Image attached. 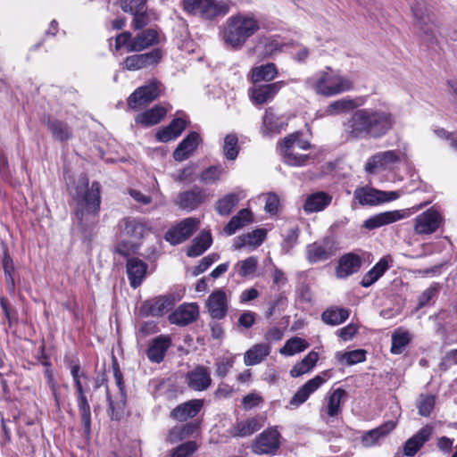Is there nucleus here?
<instances>
[{"label": "nucleus", "instance_id": "obj_1", "mask_svg": "<svg viewBox=\"0 0 457 457\" xmlns=\"http://www.w3.org/2000/svg\"><path fill=\"white\" fill-rule=\"evenodd\" d=\"M395 118L386 107H368L355 111L347 123L345 131L352 138H380L395 126Z\"/></svg>", "mask_w": 457, "mask_h": 457}, {"label": "nucleus", "instance_id": "obj_2", "mask_svg": "<svg viewBox=\"0 0 457 457\" xmlns=\"http://www.w3.org/2000/svg\"><path fill=\"white\" fill-rule=\"evenodd\" d=\"M74 199L76 202L75 219L77 222L82 228L94 225L101 205L99 183L93 182L91 187H88L87 179H79L75 188Z\"/></svg>", "mask_w": 457, "mask_h": 457}, {"label": "nucleus", "instance_id": "obj_3", "mask_svg": "<svg viewBox=\"0 0 457 457\" xmlns=\"http://www.w3.org/2000/svg\"><path fill=\"white\" fill-rule=\"evenodd\" d=\"M304 84L317 95L325 97L338 96L352 91L354 87L353 80L350 77L330 66H326L307 78Z\"/></svg>", "mask_w": 457, "mask_h": 457}, {"label": "nucleus", "instance_id": "obj_4", "mask_svg": "<svg viewBox=\"0 0 457 457\" xmlns=\"http://www.w3.org/2000/svg\"><path fill=\"white\" fill-rule=\"evenodd\" d=\"M259 29L260 21L253 14L237 13L226 20L221 38L227 46L239 50Z\"/></svg>", "mask_w": 457, "mask_h": 457}, {"label": "nucleus", "instance_id": "obj_5", "mask_svg": "<svg viewBox=\"0 0 457 457\" xmlns=\"http://www.w3.org/2000/svg\"><path fill=\"white\" fill-rule=\"evenodd\" d=\"M120 237L124 239L116 247V252L122 256H129L139 249L144 237L151 231L143 221L137 219L126 218L120 223Z\"/></svg>", "mask_w": 457, "mask_h": 457}, {"label": "nucleus", "instance_id": "obj_6", "mask_svg": "<svg viewBox=\"0 0 457 457\" xmlns=\"http://www.w3.org/2000/svg\"><path fill=\"white\" fill-rule=\"evenodd\" d=\"M311 148V144L299 137L297 133L286 137L280 144V153L287 164L290 166L305 165L310 155L302 152Z\"/></svg>", "mask_w": 457, "mask_h": 457}, {"label": "nucleus", "instance_id": "obj_7", "mask_svg": "<svg viewBox=\"0 0 457 457\" xmlns=\"http://www.w3.org/2000/svg\"><path fill=\"white\" fill-rule=\"evenodd\" d=\"M182 4L187 12L206 20L225 15L230 9L228 2L217 0H183Z\"/></svg>", "mask_w": 457, "mask_h": 457}, {"label": "nucleus", "instance_id": "obj_8", "mask_svg": "<svg viewBox=\"0 0 457 457\" xmlns=\"http://www.w3.org/2000/svg\"><path fill=\"white\" fill-rule=\"evenodd\" d=\"M157 42L158 33L153 29L143 30L134 37L130 32H123L115 38V49L125 47L127 52H140Z\"/></svg>", "mask_w": 457, "mask_h": 457}, {"label": "nucleus", "instance_id": "obj_9", "mask_svg": "<svg viewBox=\"0 0 457 457\" xmlns=\"http://www.w3.org/2000/svg\"><path fill=\"white\" fill-rule=\"evenodd\" d=\"M71 374L78 394L77 400L78 407L81 415V422L85 432L89 433L91 427L90 405L87 400L82 384V378L87 379V378L84 372L80 371L79 364H73L71 366Z\"/></svg>", "mask_w": 457, "mask_h": 457}, {"label": "nucleus", "instance_id": "obj_10", "mask_svg": "<svg viewBox=\"0 0 457 457\" xmlns=\"http://www.w3.org/2000/svg\"><path fill=\"white\" fill-rule=\"evenodd\" d=\"M337 251V242L330 237L309 244L305 247L307 261L312 263L322 262L329 260Z\"/></svg>", "mask_w": 457, "mask_h": 457}, {"label": "nucleus", "instance_id": "obj_11", "mask_svg": "<svg viewBox=\"0 0 457 457\" xmlns=\"http://www.w3.org/2000/svg\"><path fill=\"white\" fill-rule=\"evenodd\" d=\"M411 10L414 17V26L420 33V36L426 40L435 38L436 26L424 3L422 1H417Z\"/></svg>", "mask_w": 457, "mask_h": 457}, {"label": "nucleus", "instance_id": "obj_12", "mask_svg": "<svg viewBox=\"0 0 457 457\" xmlns=\"http://www.w3.org/2000/svg\"><path fill=\"white\" fill-rule=\"evenodd\" d=\"M162 92V85L154 80L138 87L128 99L129 106L133 110H140L155 100Z\"/></svg>", "mask_w": 457, "mask_h": 457}, {"label": "nucleus", "instance_id": "obj_13", "mask_svg": "<svg viewBox=\"0 0 457 457\" xmlns=\"http://www.w3.org/2000/svg\"><path fill=\"white\" fill-rule=\"evenodd\" d=\"M199 219L194 217L186 218L177 225L170 228L166 232L164 238L173 245H179L187 240L199 228Z\"/></svg>", "mask_w": 457, "mask_h": 457}, {"label": "nucleus", "instance_id": "obj_14", "mask_svg": "<svg viewBox=\"0 0 457 457\" xmlns=\"http://www.w3.org/2000/svg\"><path fill=\"white\" fill-rule=\"evenodd\" d=\"M443 223V217L435 209L430 208L414 219L413 230L417 235H430L436 232Z\"/></svg>", "mask_w": 457, "mask_h": 457}, {"label": "nucleus", "instance_id": "obj_15", "mask_svg": "<svg viewBox=\"0 0 457 457\" xmlns=\"http://www.w3.org/2000/svg\"><path fill=\"white\" fill-rule=\"evenodd\" d=\"M401 161V153L396 150H388L377 153L370 156L364 167L369 174H374L379 170H386L391 168L393 164Z\"/></svg>", "mask_w": 457, "mask_h": 457}, {"label": "nucleus", "instance_id": "obj_16", "mask_svg": "<svg viewBox=\"0 0 457 457\" xmlns=\"http://www.w3.org/2000/svg\"><path fill=\"white\" fill-rule=\"evenodd\" d=\"M280 434L276 428H268L262 432L253 445V451L257 454L274 453L280 445Z\"/></svg>", "mask_w": 457, "mask_h": 457}, {"label": "nucleus", "instance_id": "obj_17", "mask_svg": "<svg viewBox=\"0 0 457 457\" xmlns=\"http://www.w3.org/2000/svg\"><path fill=\"white\" fill-rule=\"evenodd\" d=\"M162 53L156 48L145 54H133L123 61V67L129 71H137L156 65L162 59Z\"/></svg>", "mask_w": 457, "mask_h": 457}, {"label": "nucleus", "instance_id": "obj_18", "mask_svg": "<svg viewBox=\"0 0 457 457\" xmlns=\"http://www.w3.org/2000/svg\"><path fill=\"white\" fill-rule=\"evenodd\" d=\"M326 378L321 375H317L303 384L292 396L287 409L294 410L305 403L310 395L318 390L324 383Z\"/></svg>", "mask_w": 457, "mask_h": 457}, {"label": "nucleus", "instance_id": "obj_19", "mask_svg": "<svg viewBox=\"0 0 457 457\" xmlns=\"http://www.w3.org/2000/svg\"><path fill=\"white\" fill-rule=\"evenodd\" d=\"M286 85L287 83L281 80L273 83L254 86L249 90V96L253 104H264L272 101L279 90Z\"/></svg>", "mask_w": 457, "mask_h": 457}, {"label": "nucleus", "instance_id": "obj_20", "mask_svg": "<svg viewBox=\"0 0 457 457\" xmlns=\"http://www.w3.org/2000/svg\"><path fill=\"white\" fill-rule=\"evenodd\" d=\"M265 420L266 417L260 414L237 420L231 427L229 433L234 437L250 436L264 426Z\"/></svg>", "mask_w": 457, "mask_h": 457}, {"label": "nucleus", "instance_id": "obj_21", "mask_svg": "<svg viewBox=\"0 0 457 457\" xmlns=\"http://www.w3.org/2000/svg\"><path fill=\"white\" fill-rule=\"evenodd\" d=\"M198 316V304L196 303H185L170 314L169 320L171 324L187 326L196 320Z\"/></svg>", "mask_w": 457, "mask_h": 457}, {"label": "nucleus", "instance_id": "obj_22", "mask_svg": "<svg viewBox=\"0 0 457 457\" xmlns=\"http://www.w3.org/2000/svg\"><path fill=\"white\" fill-rule=\"evenodd\" d=\"M433 434V427L426 425L416 434L410 437L403 447V453L407 457L414 456L423 445L430 439Z\"/></svg>", "mask_w": 457, "mask_h": 457}, {"label": "nucleus", "instance_id": "obj_23", "mask_svg": "<svg viewBox=\"0 0 457 457\" xmlns=\"http://www.w3.org/2000/svg\"><path fill=\"white\" fill-rule=\"evenodd\" d=\"M186 382L188 387L194 391H204L212 384L210 370L204 366H196L187 373Z\"/></svg>", "mask_w": 457, "mask_h": 457}, {"label": "nucleus", "instance_id": "obj_24", "mask_svg": "<svg viewBox=\"0 0 457 457\" xmlns=\"http://www.w3.org/2000/svg\"><path fill=\"white\" fill-rule=\"evenodd\" d=\"M408 213L404 210H394L380 212L367 219L363 227L369 230L386 226L406 218Z\"/></svg>", "mask_w": 457, "mask_h": 457}, {"label": "nucleus", "instance_id": "obj_25", "mask_svg": "<svg viewBox=\"0 0 457 457\" xmlns=\"http://www.w3.org/2000/svg\"><path fill=\"white\" fill-rule=\"evenodd\" d=\"M396 427L395 421H387L376 428L363 433L361 436V444L365 448L379 445L380 441L386 438Z\"/></svg>", "mask_w": 457, "mask_h": 457}, {"label": "nucleus", "instance_id": "obj_26", "mask_svg": "<svg viewBox=\"0 0 457 457\" xmlns=\"http://www.w3.org/2000/svg\"><path fill=\"white\" fill-rule=\"evenodd\" d=\"M266 238V231L257 228L252 232L240 235L234 238L233 248L235 250L246 249L253 251L260 246Z\"/></svg>", "mask_w": 457, "mask_h": 457}, {"label": "nucleus", "instance_id": "obj_27", "mask_svg": "<svg viewBox=\"0 0 457 457\" xmlns=\"http://www.w3.org/2000/svg\"><path fill=\"white\" fill-rule=\"evenodd\" d=\"M207 309L213 319L224 318L228 312V298L222 289L214 290L208 297Z\"/></svg>", "mask_w": 457, "mask_h": 457}, {"label": "nucleus", "instance_id": "obj_28", "mask_svg": "<svg viewBox=\"0 0 457 457\" xmlns=\"http://www.w3.org/2000/svg\"><path fill=\"white\" fill-rule=\"evenodd\" d=\"M117 393L115 395H112L107 391V398L110 404V409L112 410V417L113 419H119V413L123 411L126 405V394L124 391V385L121 374L119 371H115L114 373Z\"/></svg>", "mask_w": 457, "mask_h": 457}, {"label": "nucleus", "instance_id": "obj_29", "mask_svg": "<svg viewBox=\"0 0 457 457\" xmlns=\"http://www.w3.org/2000/svg\"><path fill=\"white\" fill-rule=\"evenodd\" d=\"M126 269L131 287L137 288L145 278L147 264L137 257H132L128 259Z\"/></svg>", "mask_w": 457, "mask_h": 457}, {"label": "nucleus", "instance_id": "obj_30", "mask_svg": "<svg viewBox=\"0 0 457 457\" xmlns=\"http://www.w3.org/2000/svg\"><path fill=\"white\" fill-rule=\"evenodd\" d=\"M361 265L360 256L354 253H346L343 255L336 268V276L338 278H345L357 272Z\"/></svg>", "mask_w": 457, "mask_h": 457}, {"label": "nucleus", "instance_id": "obj_31", "mask_svg": "<svg viewBox=\"0 0 457 457\" xmlns=\"http://www.w3.org/2000/svg\"><path fill=\"white\" fill-rule=\"evenodd\" d=\"M204 401L194 399L179 404L172 410L170 415L177 420L185 421L187 419L195 417L201 411Z\"/></svg>", "mask_w": 457, "mask_h": 457}, {"label": "nucleus", "instance_id": "obj_32", "mask_svg": "<svg viewBox=\"0 0 457 457\" xmlns=\"http://www.w3.org/2000/svg\"><path fill=\"white\" fill-rule=\"evenodd\" d=\"M206 195L203 190L193 189L179 195L177 204L179 208L193 211L205 201Z\"/></svg>", "mask_w": 457, "mask_h": 457}, {"label": "nucleus", "instance_id": "obj_33", "mask_svg": "<svg viewBox=\"0 0 457 457\" xmlns=\"http://www.w3.org/2000/svg\"><path fill=\"white\" fill-rule=\"evenodd\" d=\"M171 345V339L168 336H159L154 338L149 345L146 354L148 359L153 361L159 363L161 362Z\"/></svg>", "mask_w": 457, "mask_h": 457}, {"label": "nucleus", "instance_id": "obj_34", "mask_svg": "<svg viewBox=\"0 0 457 457\" xmlns=\"http://www.w3.org/2000/svg\"><path fill=\"white\" fill-rule=\"evenodd\" d=\"M353 195L361 205H378L385 203V198H382L385 195V191L372 187H363L356 188Z\"/></svg>", "mask_w": 457, "mask_h": 457}, {"label": "nucleus", "instance_id": "obj_35", "mask_svg": "<svg viewBox=\"0 0 457 457\" xmlns=\"http://www.w3.org/2000/svg\"><path fill=\"white\" fill-rule=\"evenodd\" d=\"M245 197L244 191L228 193L220 198L215 204V211L221 216H228L239 201Z\"/></svg>", "mask_w": 457, "mask_h": 457}, {"label": "nucleus", "instance_id": "obj_36", "mask_svg": "<svg viewBox=\"0 0 457 457\" xmlns=\"http://www.w3.org/2000/svg\"><path fill=\"white\" fill-rule=\"evenodd\" d=\"M278 74L276 65L272 62L255 66L251 69L249 72V79L253 83L261 81H271L277 78Z\"/></svg>", "mask_w": 457, "mask_h": 457}, {"label": "nucleus", "instance_id": "obj_37", "mask_svg": "<svg viewBox=\"0 0 457 457\" xmlns=\"http://www.w3.org/2000/svg\"><path fill=\"white\" fill-rule=\"evenodd\" d=\"M198 143L199 135L196 132H191L185 139L182 140V142L179 143L174 151V159L179 162L187 159L197 147Z\"/></svg>", "mask_w": 457, "mask_h": 457}, {"label": "nucleus", "instance_id": "obj_38", "mask_svg": "<svg viewBox=\"0 0 457 457\" xmlns=\"http://www.w3.org/2000/svg\"><path fill=\"white\" fill-rule=\"evenodd\" d=\"M270 350L267 343L255 344L245 353L244 363L246 366L259 364L270 353Z\"/></svg>", "mask_w": 457, "mask_h": 457}, {"label": "nucleus", "instance_id": "obj_39", "mask_svg": "<svg viewBox=\"0 0 457 457\" xmlns=\"http://www.w3.org/2000/svg\"><path fill=\"white\" fill-rule=\"evenodd\" d=\"M332 201V196L325 192H316L307 196L303 204L305 212H316L324 210Z\"/></svg>", "mask_w": 457, "mask_h": 457}, {"label": "nucleus", "instance_id": "obj_40", "mask_svg": "<svg viewBox=\"0 0 457 457\" xmlns=\"http://www.w3.org/2000/svg\"><path fill=\"white\" fill-rule=\"evenodd\" d=\"M284 127V121L281 118L278 117L274 110L272 108L267 109L262 120V133L264 136L279 133Z\"/></svg>", "mask_w": 457, "mask_h": 457}, {"label": "nucleus", "instance_id": "obj_41", "mask_svg": "<svg viewBox=\"0 0 457 457\" xmlns=\"http://www.w3.org/2000/svg\"><path fill=\"white\" fill-rule=\"evenodd\" d=\"M185 128V120L181 118L175 119L169 126L159 130L156 133V137L161 142H169L179 137Z\"/></svg>", "mask_w": 457, "mask_h": 457}, {"label": "nucleus", "instance_id": "obj_42", "mask_svg": "<svg viewBox=\"0 0 457 457\" xmlns=\"http://www.w3.org/2000/svg\"><path fill=\"white\" fill-rule=\"evenodd\" d=\"M253 220L252 212L248 209H242L231 218L224 227L223 231L227 236L235 234L238 229L251 223Z\"/></svg>", "mask_w": 457, "mask_h": 457}, {"label": "nucleus", "instance_id": "obj_43", "mask_svg": "<svg viewBox=\"0 0 457 457\" xmlns=\"http://www.w3.org/2000/svg\"><path fill=\"white\" fill-rule=\"evenodd\" d=\"M346 396L347 393L343 388H337L328 394L326 412L329 417H336L341 412V404Z\"/></svg>", "mask_w": 457, "mask_h": 457}, {"label": "nucleus", "instance_id": "obj_44", "mask_svg": "<svg viewBox=\"0 0 457 457\" xmlns=\"http://www.w3.org/2000/svg\"><path fill=\"white\" fill-rule=\"evenodd\" d=\"M166 113L167 110L163 106L155 105L152 109L137 115L135 120L143 126L150 127L159 123Z\"/></svg>", "mask_w": 457, "mask_h": 457}, {"label": "nucleus", "instance_id": "obj_45", "mask_svg": "<svg viewBox=\"0 0 457 457\" xmlns=\"http://www.w3.org/2000/svg\"><path fill=\"white\" fill-rule=\"evenodd\" d=\"M389 269V259L383 257L372 267L363 277L361 285L363 287H369L378 281L385 272Z\"/></svg>", "mask_w": 457, "mask_h": 457}, {"label": "nucleus", "instance_id": "obj_46", "mask_svg": "<svg viewBox=\"0 0 457 457\" xmlns=\"http://www.w3.org/2000/svg\"><path fill=\"white\" fill-rule=\"evenodd\" d=\"M212 238L210 231L203 230L192 242L187 249V255L196 257L204 253L212 245Z\"/></svg>", "mask_w": 457, "mask_h": 457}, {"label": "nucleus", "instance_id": "obj_47", "mask_svg": "<svg viewBox=\"0 0 457 457\" xmlns=\"http://www.w3.org/2000/svg\"><path fill=\"white\" fill-rule=\"evenodd\" d=\"M319 360L318 353L310 352L300 362L296 363L290 370V375L293 378H298L305 373H308L313 369Z\"/></svg>", "mask_w": 457, "mask_h": 457}, {"label": "nucleus", "instance_id": "obj_48", "mask_svg": "<svg viewBox=\"0 0 457 457\" xmlns=\"http://www.w3.org/2000/svg\"><path fill=\"white\" fill-rule=\"evenodd\" d=\"M350 312L345 308L332 307L327 309L321 315L322 320L328 325L337 326L348 319Z\"/></svg>", "mask_w": 457, "mask_h": 457}, {"label": "nucleus", "instance_id": "obj_49", "mask_svg": "<svg viewBox=\"0 0 457 457\" xmlns=\"http://www.w3.org/2000/svg\"><path fill=\"white\" fill-rule=\"evenodd\" d=\"M309 347V344L303 338L294 337L288 339L284 346L280 348L279 353L284 356H292L302 353Z\"/></svg>", "mask_w": 457, "mask_h": 457}, {"label": "nucleus", "instance_id": "obj_50", "mask_svg": "<svg viewBox=\"0 0 457 457\" xmlns=\"http://www.w3.org/2000/svg\"><path fill=\"white\" fill-rule=\"evenodd\" d=\"M356 107V103L351 98H341L332 102L326 109L328 115H338Z\"/></svg>", "mask_w": 457, "mask_h": 457}, {"label": "nucleus", "instance_id": "obj_51", "mask_svg": "<svg viewBox=\"0 0 457 457\" xmlns=\"http://www.w3.org/2000/svg\"><path fill=\"white\" fill-rule=\"evenodd\" d=\"M175 303L172 295H162L155 298L151 305V312L154 316H161L171 309Z\"/></svg>", "mask_w": 457, "mask_h": 457}, {"label": "nucleus", "instance_id": "obj_52", "mask_svg": "<svg viewBox=\"0 0 457 457\" xmlns=\"http://www.w3.org/2000/svg\"><path fill=\"white\" fill-rule=\"evenodd\" d=\"M258 266V259L255 256L247 257L245 260L237 262L234 269L241 277H249L254 274Z\"/></svg>", "mask_w": 457, "mask_h": 457}, {"label": "nucleus", "instance_id": "obj_53", "mask_svg": "<svg viewBox=\"0 0 457 457\" xmlns=\"http://www.w3.org/2000/svg\"><path fill=\"white\" fill-rule=\"evenodd\" d=\"M53 137L59 141H66L71 137V129L63 122L57 120H50L47 123Z\"/></svg>", "mask_w": 457, "mask_h": 457}, {"label": "nucleus", "instance_id": "obj_54", "mask_svg": "<svg viewBox=\"0 0 457 457\" xmlns=\"http://www.w3.org/2000/svg\"><path fill=\"white\" fill-rule=\"evenodd\" d=\"M366 352L361 349L337 353V358L347 365H353L365 361Z\"/></svg>", "mask_w": 457, "mask_h": 457}, {"label": "nucleus", "instance_id": "obj_55", "mask_svg": "<svg viewBox=\"0 0 457 457\" xmlns=\"http://www.w3.org/2000/svg\"><path fill=\"white\" fill-rule=\"evenodd\" d=\"M3 268L5 275L6 283L10 291H14L15 282L13 278L14 264L12 257L7 251L4 252L3 258Z\"/></svg>", "mask_w": 457, "mask_h": 457}, {"label": "nucleus", "instance_id": "obj_56", "mask_svg": "<svg viewBox=\"0 0 457 457\" xmlns=\"http://www.w3.org/2000/svg\"><path fill=\"white\" fill-rule=\"evenodd\" d=\"M410 340L411 337L408 332L395 333L392 336L391 353L394 354L401 353L404 347L409 344Z\"/></svg>", "mask_w": 457, "mask_h": 457}, {"label": "nucleus", "instance_id": "obj_57", "mask_svg": "<svg viewBox=\"0 0 457 457\" xmlns=\"http://www.w3.org/2000/svg\"><path fill=\"white\" fill-rule=\"evenodd\" d=\"M238 138L235 134L228 135L224 139L223 153L227 159L235 160L238 154Z\"/></svg>", "mask_w": 457, "mask_h": 457}, {"label": "nucleus", "instance_id": "obj_58", "mask_svg": "<svg viewBox=\"0 0 457 457\" xmlns=\"http://www.w3.org/2000/svg\"><path fill=\"white\" fill-rule=\"evenodd\" d=\"M436 403V398L434 395H421L417 401V408L419 414L424 417L430 415Z\"/></svg>", "mask_w": 457, "mask_h": 457}, {"label": "nucleus", "instance_id": "obj_59", "mask_svg": "<svg viewBox=\"0 0 457 457\" xmlns=\"http://www.w3.org/2000/svg\"><path fill=\"white\" fill-rule=\"evenodd\" d=\"M263 402V398L260 393L253 391L246 395H245L242 399V406L245 410H252L255 407H258Z\"/></svg>", "mask_w": 457, "mask_h": 457}, {"label": "nucleus", "instance_id": "obj_60", "mask_svg": "<svg viewBox=\"0 0 457 457\" xmlns=\"http://www.w3.org/2000/svg\"><path fill=\"white\" fill-rule=\"evenodd\" d=\"M197 448V445L195 442L189 441L185 444L179 445L171 454L170 457H188L191 455Z\"/></svg>", "mask_w": 457, "mask_h": 457}, {"label": "nucleus", "instance_id": "obj_61", "mask_svg": "<svg viewBox=\"0 0 457 457\" xmlns=\"http://www.w3.org/2000/svg\"><path fill=\"white\" fill-rule=\"evenodd\" d=\"M142 8L143 6L138 7L137 9L131 12L132 13H134L132 26L136 29H140L146 26L148 23V17L144 12H141Z\"/></svg>", "mask_w": 457, "mask_h": 457}, {"label": "nucleus", "instance_id": "obj_62", "mask_svg": "<svg viewBox=\"0 0 457 457\" xmlns=\"http://www.w3.org/2000/svg\"><path fill=\"white\" fill-rule=\"evenodd\" d=\"M221 173V169L218 167H211L202 173L201 179L205 183L215 182L216 180L220 179Z\"/></svg>", "mask_w": 457, "mask_h": 457}, {"label": "nucleus", "instance_id": "obj_63", "mask_svg": "<svg viewBox=\"0 0 457 457\" xmlns=\"http://www.w3.org/2000/svg\"><path fill=\"white\" fill-rule=\"evenodd\" d=\"M438 293V287L436 285H433L426 289L419 299L418 306L420 308L425 306L432 300Z\"/></svg>", "mask_w": 457, "mask_h": 457}, {"label": "nucleus", "instance_id": "obj_64", "mask_svg": "<svg viewBox=\"0 0 457 457\" xmlns=\"http://www.w3.org/2000/svg\"><path fill=\"white\" fill-rule=\"evenodd\" d=\"M279 207V198L277 195L273 193H269L266 195V204H265V211L271 214L277 213Z\"/></svg>", "mask_w": 457, "mask_h": 457}]
</instances>
